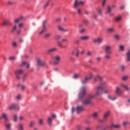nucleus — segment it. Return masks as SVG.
<instances>
[{
	"label": "nucleus",
	"instance_id": "obj_1",
	"mask_svg": "<svg viewBox=\"0 0 130 130\" xmlns=\"http://www.w3.org/2000/svg\"><path fill=\"white\" fill-rule=\"evenodd\" d=\"M105 87H106V82H105V81H102L100 86H96L94 88L95 93L93 95H88V97L83 101L82 103L83 104H85L86 105L88 104H91V103H92V99L95 96H100V95H101L100 90H103V89H105Z\"/></svg>",
	"mask_w": 130,
	"mask_h": 130
},
{
	"label": "nucleus",
	"instance_id": "obj_2",
	"mask_svg": "<svg viewBox=\"0 0 130 130\" xmlns=\"http://www.w3.org/2000/svg\"><path fill=\"white\" fill-rule=\"evenodd\" d=\"M112 49V47L110 45H106L105 47V58L106 59H111V57L110 56V54L112 53L111 50Z\"/></svg>",
	"mask_w": 130,
	"mask_h": 130
},
{
	"label": "nucleus",
	"instance_id": "obj_3",
	"mask_svg": "<svg viewBox=\"0 0 130 130\" xmlns=\"http://www.w3.org/2000/svg\"><path fill=\"white\" fill-rule=\"evenodd\" d=\"M37 69L39 70L40 67H46L47 64L41 58H38L37 59Z\"/></svg>",
	"mask_w": 130,
	"mask_h": 130
},
{
	"label": "nucleus",
	"instance_id": "obj_4",
	"mask_svg": "<svg viewBox=\"0 0 130 130\" xmlns=\"http://www.w3.org/2000/svg\"><path fill=\"white\" fill-rule=\"evenodd\" d=\"M86 91L87 89L85 87H83L80 89V92L78 94L79 99H82V98H84V97H85Z\"/></svg>",
	"mask_w": 130,
	"mask_h": 130
},
{
	"label": "nucleus",
	"instance_id": "obj_5",
	"mask_svg": "<svg viewBox=\"0 0 130 130\" xmlns=\"http://www.w3.org/2000/svg\"><path fill=\"white\" fill-rule=\"evenodd\" d=\"M60 60H61V56L56 55L54 57V61L53 63L54 64V66H58L60 62Z\"/></svg>",
	"mask_w": 130,
	"mask_h": 130
},
{
	"label": "nucleus",
	"instance_id": "obj_6",
	"mask_svg": "<svg viewBox=\"0 0 130 130\" xmlns=\"http://www.w3.org/2000/svg\"><path fill=\"white\" fill-rule=\"evenodd\" d=\"M24 73V70L22 69H18L14 72L15 77L17 80H20L21 79L20 75H22Z\"/></svg>",
	"mask_w": 130,
	"mask_h": 130
},
{
	"label": "nucleus",
	"instance_id": "obj_7",
	"mask_svg": "<svg viewBox=\"0 0 130 130\" xmlns=\"http://www.w3.org/2000/svg\"><path fill=\"white\" fill-rule=\"evenodd\" d=\"M8 109L9 110H13L14 109L19 110L20 109V106L17 104H12L8 107Z\"/></svg>",
	"mask_w": 130,
	"mask_h": 130
},
{
	"label": "nucleus",
	"instance_id": "obj_8",
	"mask_svg": "<svg viewBox=\"0 0 130 130\" xmlns=\"http://www.w3.org/2000/svg\"><path fill=\"white\" fill-rule=\"evenodd\" d=\"M46 20H44L43 22V28L42 30L40 32L39 35H42L44 32H46L47 31V28H46Z\"/></svg>",
	"mask_w": 130,
	"mask_h": 130
},
{
	"label": "nucleus",
	"instance_id": "obj_9",
	"mask_svg": "<svg viewBox=\"0 0 130 130\" xmlns=\"http://www.w3.org/2000/svg\"><path fill=\"white\" fill-rule=\"evenodd\" d=\"M84 5V2L83 1L79 2L78 0H75L74 3L73 8L74 9H77V7L79 6H83Z\"/></svg>",
	"mask_w": 130,
	"mask_h": 130
},
{
	"label": "nucleus",
	"instance_id": "obj_10",
	"mask_svg": "<svg viewBox=\"0 0 130 130\" xmlns=\"http://www.w3.org/2000/svg\"><path fill=\"white\" fill-rule=\"evenodd\" d=\"M93 76L94 75L92 74H91L90 75V77L88 78V77H86L84 79H83L81 81L82 84H87V83L88 82H89V81H90V80H91V79H92V78H93Z\"/></svg>",
	"mask_w": 130,
	"mask_h": 130
},
{
	"label": "nucleus",
	"instance_id": "obj_11",
	"mask_svg": "<svg viewBox=\"0 0 130 130\" xmlns=\"http://www.w3.org/2000/svg\"><path fill=\"white\" fill-rule=\"evenodd\" d=\"M93 43H98L100 44V43H102L103 42V39L101 38H96L93 40Z\"/></svg>",
	"mask_w": 130,
	"mask_h": 130
},
{
	"label": "nucleus",
	"instance_id": "obj_12",
	"mask_svg": "<svg viewBox=\"0 0 130 130\" xmlns=\"http://www.w3.org/2000/svg\"><path fill=\"white\" fill-rule=\"evenodd\" d=\"M1 119H4L5 121H9V117L8 116V114L5 113H3L0 116V120Z\"/></svg>",
	"mask_w": 130,
	"mask_h": 130
},
{
	"label": "nucleus",
	"instance_id": "obj_13",
	"mask_svg": "<svg viewBox=\"0 0 130 130\" xmlns=\"http://www.w3.org/2000/svg\"><path fill=\"white\" fill-rule=\"evenodd\" d=\"M58 30L60 31V32H69V29H66L60 25L58 26Z\"/></svg>",
	"mask_w": 130,
	"mask_h": 130
},
{
	"label": "nucleus",
	"instance_id": "obj_14",
	"mask_svg": "<svg viewBox=\"0 0 130 130\" xmlns=\"http://www.w3.org/2000/svg\"><path fill=\"white\" fill-rule=\"evenodd\" d=\"M115 8H116V6L113 5L112 6H108L107 9V13H110L111 11H112L113 9H115Z\"/></svg>",
	"mask_w": 130,
	"mask_h": 130
},
{
	"label": "nucleus",
	"instance_id": "obj_15",
	"mask_svg": "<svg viewBox=\"0 0 130 130\" xmlns=\"http://www.w3.org/2000/svg\"><path fill=\"white\" fill-rule=\"evenodd\" d=\"M20 67H26V69H29V68H30V63L24 61L20 64Z\"/></svg>",
	"mask_w": 130,
	"mask_h": 130
},
{
	"label": "nucleus",
	"instance_id": "obj_16",
	"mask_svg": "<svg viewBox=\"0 0 130 130\" xmlns=\"http://www.w3.org/2000/svg\"><path fill=\"white\" fill-rule=\"evenodd\" d=\"M23 19H24V17L20 16L19 18H16L14 20V22L15 23V24H19V23H20V22H21V21H22Z\"/></svg>",
	"mask_w": 130,
	"mask_h": 130
},
{
	"label": "nucleus",
	"instance_id": "obj_17",
	"mask_svg": "<svg viewBox=\"0 0 130 130\" xmlns=\"http://www.w3.org/2000/svg\"><path fill=\"white\" fill-rule=\"evenodd\" d=\"M57 51V49L56 48H52L47 50V52L48 54L51 53L52 52H55Z\"/></svg>",
	"mask_w": 130,
	"mask_h": 130
},
{
	"label": "nucleus",
	"instance_id": "obj_18",
	"mask_svg": "<svg viewBox=\"0 0 130 130\" xmlns=\"http://www.w3.org/2000/svg\"><path fill=\"white\" fill-rule=\"evenodd\" d=\"M115 93L117 94V95H121V94H122V91L118 87H116Z\"/></svg>",
	"mask_w": 130,
	"mask_h": 130
},
{
	"label": "nucleus",
	"instance_id": "obj_19",
	"mask_svg": "<svg viewBox=\"0 0 130 130\" xmlns=\"http://www.w3.org/2000/svg\"><path fill=\"white\" fill-rule=\"evenodd\" d=\"M121 86L122 88H123L127 92H129L130 91V88L128 87V86L126 85V84H122Z\"/></svg>",
	"mask_w": 130,
	"mask_h": 130
},
{
	"label": "nucleus",
	"instance_id": "obj_20",
	"mask_svg": "<svg viewBox=\"0 0 130 130\" xmlns=\"http://www.w3.org/2000/svg\"><path fill=\"white\" fill-rule=\"evenodd\" d=\"M109 115H110V112L108 111L105 113L103 116L104 119L105 120L107 119V118L108 117V116H109Z\"/></svg>",
	"mask_w": 130,
	"mask_h": 130
},
{
	"label": "nucleus",
	"instance_id": "obj_21",
	"mask_svg": "<svg viewBox=\"0 0 130 130\" xmlns=\"http://www.w3.org/2000/svg\"><path fill=\"white\" fill-rule=\"evenodd\" d=\"M17 128L18 130H24V124L22 123H19Z\"/></svg>",
	"mask_w": 130,
	"mask_h": 130
},
{
	"label": "nucleus",
	"instance_id": "obj_22",
	"mask_svg": "<svg viewBox=\"0 0 130 130\" xmlns=\"http://www.w3.org/2000/svg\"><path fill=\"white\" fill-rule=\"evenodd\" d=\"M98 115H99V112H96L93 113L91 114V117L92 118L95 119V118H97V117H98Z\"/></svg>",
	"mask_w": 130,
	"mask_h": 130
},
{
	"label": "nucleus",
	"instance_id": "obj_23",
	"mask_svg": "<svg viewBox=\"0 0 130 130\" xmlns=\"http://www.w3.org/2000/svg\"><path fill=\"white\" fill-rule=\"evenodd\" d=\"M84 110V107L82 106H78L77 107V113H79V111H82Z\"/></svg>",
	"mask_w": 130,
	"mask_h": 130
},
{
	"label": "nucleus",
	"instance_id": "obj_24",
	"mask_svg": "<svg viewBox=\"0 0 130 130\" xmlns=\"http://www.w3.org/2000/svg\"><path fill=\"white\" fill-rule=\"evenodd\" d=\"M10 21L9 20H6L3 21L2 25L3 26H8V25H10Z\"/></svg>",
	"mask_w": 130,
	"mask_h": 130
},
{
	"label": "nucleus",
	"instance_id": "obj_25",
	"mask_svg": "<svg viewBox=\"0 0 130 130\" xmlns=\"http://www.w3.org/2000/svg\"><path fill=\"white\" fill-rule=\"evenodd\" d=\"M48 123L50 126L52 125V117H48Z\"/></svg>",
	"mask_w": 130,
	"mask_h": 130
},
{
	"label": "nucleus",
	"instance_id": "obj_26",
	"mask_svg": "<svg viewBox=\"0 0 130 130\" xmlns=\"http://www.w3.org/2000/svg\"><path fill=\"white\" fill-rule=\"evenodd\" d=\"M108 98L109 100H111V101H115L117 99V97H112L111 95H108Z\"/></svg>",
	"mask_w": 130,
	"mask_h": 130
},
{
	"label": "nucleus",
	"instance_id": "obj_27",
	"mask_svg": "<svg viewBox=\"0 0 130 130\" xmlns=\"http://www.w3.org/2000/svg\"><path fill=\"white\" fill-rule=\"evenodd\" d=\"M6 127L7 130H11L12 128V124L11 123L6 124Z\"/></svg>",
	"mask_w": 130,
	"mask_h": 130
},
{
	"label": "nucleus",
	"instance_id": "obj_28",
	"mask_svg": "<svg viewBox=\"0 0 130 130\" xmlns=\"http://www.w3.org/2000/svg\"><path fill=\"white\" fill-rule=\"evenodd\" d=\"M81 40H89L90 37L89 36H82L80 38Z\"/></svg>",
	"mask_w": 130,
	"mask_h": 130
},
{
	"label": "nucleus",
	"instance_id": "obj_29",
	"mask_svg": "<svg viewBox=\"0 0 130 130\" xmlns=\"http://www.w3.org/2000/svg\"><path fill=\"white\" fill-rule=\"evenodd\" d=\"M39 124L40 125H43L44 124V120L43 118H40L39 119Z\"/></svg>",
	"mask_w": 130,
	"mask_h": 130
},
{
	"label": "nucleus",
	"instance_id": "obj_30",
	"mask_svg": "<svg viewBox=\"0 0 130 130\" xmlns=\"http://www.w3.org/2000/svg\"><path fill=\"white\" fill-rule=\"evenodd\" d=\"M18 88H20V89H21V90H25V88H26L25 85L21 84H19L18 85Z\"/></svg>",
	"mask_w": 130,
	"mask_h": 130
},
{
	"label": "nucleus",
	"instance_id": "obj_31",
	"mask_svg": "<svg viewBox=\"0 0 130 130\" xmlns=\"http://www.w3.org/2000/svg\"><path fill=\"white\" fill-rule=\"evenodd\" d=\"M98 13L100 14L101 17H102V16H103V11H102V10H101V9L99 8L98 9Z\"/></svg>",
	"mask_w": 130,
	"mask_h": 130
},
{
	"label": "nucleus",
	"instance_id": "obj_32",
	"mask_svg": "<svg viewBox=\"0 0 130 130\" xmlns=\"http://www.w3.org/2000/svg\"><path fill=\"white\" fill-rule=\"evenodd\" d=\"M79 77H80V74H75L73 76V79H75V80H77V79H79Z\"/></svg>",
	"mask_w": 130,
	"mask_h": 130
},
{
	"label": "nucleus",
	"instance_id": "obj_33",
	"mask_svg": "<svg viewBox=\"0 0 130 130\" xmlns=\"http://www.w3.org/2000/svg\"><path fill=\"white\" fill-rule=\"evenodd\" d=\"M115 22H120L121 21V16H118L115 18Z\"/></svg>",
	"mask_w": 130,
	"mask_h": 130
},
{
	"label": "nucleus",
	"instance_id": "obj_34",
	"mask_svg": "<svg viewBox=\"0 0 130 130\" xmlns=\"http://www.w3.org/2000/svg\"><path fill=\"white\" fill-rule=\"evenodd\" d=\"M35 125V121H31L29 123V127H33Z\"/></svg>",
	"mask_w": 130,
	"mask_h": 130
},
{
	"label": "nucleus",
	"instance_id": "obj_35",
	"mask_svg": "<svg viewBox=\"0 0 130 130\" xmlns=\"http://www.w3.org/2000/svg\"><path fill=\"white\" fill-rule=\"evenodd\" d=\"M17 30V25L15 24L13 28L11 29V33H14Z\"/></svg>",
	"mask_w": 130,
	"mask_h": 130
},
{
	"label": "nucleus",
	"instance_id": "obj_36",
	"mask_svg": "<svg viewBox=\"0 0 130 130\" xmlns=\"http://www.w3.org/2000/svg\"><path fill=\"white\" fill-rule=\"evenodd\" d=\"M75 51L76 52V57H78L80 55V51H79V49H76Z\"/></svg>",
	"mask_w": 130,
	"mask_h": 130
},
{
	"label": "nucleus",
	"instance_id": "obj_37",
	"mask_svg": "<svg viewBox=\"0 0 130 130\" xmlns=\"http://www.w3.org/2000/svg\"><path fill=\"white\" fill-rule=\"evenodd\" d=\"M51 35H52V34L51 33H48L47 34L45 35V38H46V39H47L48 38H49V37H50V36H51Z\"/></svg>",
	"mask_w": 130,
	"mask_h": 130
},
{
	"label": "nucleus",
	"instance_id": "obj_38",
	"mask_svg": "<svg viewBox=\"0 0 130 130\" xmlns=\"http://www.w3.org/2000/svg\"><path fill=\"white\" fill-rule=\"evenodd\" d=\"M128 76H125L122 78V81H127V80H128Z\"/></svg>",
	"mask_w": 130,
	"mask_h": 130
},
{
	"label": "nucleus",
	"instance_id": "obj_39",
	"mask_svg": "<svg viewBox=\"0 0 130 130\" xmlns=\"http://www.w3.org/2000/svg\"><path fill=\"white\" fill-rule=\"evenodd\" d=\"M14 121H15V122H17L18 121V116H17V115L15 114L14 115Z\"/></svg>",
	"mask_w": 130,
	"mask_h": 130
},
{
	"label": "nucleus",
	"instance_id": "obj_40",
	"mask_svg": "<svg viewBox=\"0 0 130 130\" xmlns=\"http://www.w3.org/2000/svg\"><path fill=\"white\" fill-rule=\"evenodd\" d=\"M120 50L121 51H124V45H120L119 47Z\"/></svg>",
	"mask_w": 130,
	"mask_h": 130
},
{
	"label": "nucleus",
	"instance_id": "obj_41",
	"mask_svg": "<svg viewBox=\"0 0 130 130\" xmlns=\"http://www.w3.org/2000/svg\"><path fill=\"white\" fill-rule=\"evenodd\" d=\"M113 127L114 128H119L120 127V125L119 124H115L112 125Z\"/></svg>",
	"mask_w": 130,
	"mask_h": 130
},
{
	"label": "nucleus",
	"instance_id": "obj_42",
	"mask_svg": "<svg viewBox=\"0 0 130 130\" xmlns=\"http://www.w3.org/2000/svg\"><path fill=\"white\" fill-rule=\"evenodd\" d=\"M60 38H61V36H60V35H56L55 36V40H59Z\"/></svg>",
	"mask_w": 130,
	"mask_h": 130
},
{
	"label": "nucleus",
	"instance_id": "obj_43",
	"mask_svg": "<svg viewBox=\"0 0 130 130\" xmlns=\"http://www.w3.org/2000/svg\"><path fill=\"white\" fill-rule=\"evenodd\" d=\"M107 31L108 32H110V33H112V32H114V29H113V28H108L107 29Z\"/></svg>",
	"mask_w": 130,
	"mask_h": 130
},
{
	"label": "nucleus",
	"instance_id": "obj_44",
	"mask_svg": "<svg viewBox=\"0 0 130 130\" xmlns=\"http://www.w3.org/2000/svg\"><path fill=\"white\" fill-rule=\"evenodd\" d=\"M77 13H78V15H82V10H81L80 8H79L77 9Z\"/></svg>",
	"mask_w": 130,
	"mask_h": 130
},
{
	"label": "nucleus",
	"instance_id": "obj_45",
	"mask_svg": "<svg viewBox=\"0 0 130 130\" xmlns=\"http://www.w3.org/2000/svg\"><path fill=\"white\" fill-rule=\"evenodd\" d=\"M19 120H20L21 121H23V120H25V117L20 116H19Z\"/></svg>",
	"mask_w": 130,
	"mask_h": 130
},
{
	"label": "nucleus",
	"instance_id": "obj_46",
	"mask_svg": "<svg viewBox=\"0 0 130 130\" xmlns=\"http://www.w3.org/2000/svg\"><path fill=\"white\" fill-rule=\"evenodd\" d=\"M48 5H49V3L47 2L46 4L44 5L43 8L44 9H46L48 7Z\"/></svg>",
	"mask_w": 130,
	"mask_h": 130
},
{
	"label": "nucleus",
	"instance_id": "obj_47",
	"mask_svg": "<svg viewBox=\"0 0 130 130\" xmlns=\"http://www.w3.org/2000/svg\"><path fill=\"white\" fill-rule=\"evenodd\" d=\"M127 59L128 61H130V53H127Z\"/></svg>",
	"mask_w": 130,
	"mask_h": 130
},
{
	"label": "nucleus",
	"instance_id": "obj_48",
	"mask_svg": "<svg viewBox=\"0 0 130 130\" xmlns=\"http://www.w3.org/2000/svg\"><path fill=\"white\" fill-rule=\"evenodd\" d=\"M127 123H128V121H123V124L124 126H126L127 125Z\"/></svg>",
	"mask_w": 130,
	"mask_h": 130
},
{
	"label": "nucleus",
	"instance_id": "obj_49",
	"mask_svg": "<svg viewBox=\"0 0 130 130\" xmlns=\"http://www.w3.org/2000/svg\"><path fill=\"white\" fill-rule=\"evenodd\" d=\"M96 61L98 62H99V61H101V59H102V58H101V57H96Z\"/></svg>",
	"mask_w": 130,
	"mask_h": 130
},
{
	"label": "nucleus",
	"instance_id": "obj_50",
	"mask_svg": "<svg viewBox=\"0 0 130 130\" xmlns=\"http://www.w3.org/2000/svg\"><path fill=\"white\" fill-rule=\"evenodd\" d=\"M18 27L19 28H23V27H24V23H20L18 24Z\"/></svg>",
	"mask_w": 130,
	"mask_h": 130
},
{
	"label": "nucleus",
	"instance_id": "obj_51",
	"mask_svg": "<svg viewBox=\"0 0 130 130\" xmlns=\"http://www.w3.org/2000/svg\"><path fill=\"white\" fill-rule=\"evenodd\" d=\"M124 70H125V67H124V66L122 65L121 67V71L122 72H124Z\"/></svg>",
	"mask_w": 130,
	"mask_h": 130
},
{
	"label": "nucleus",
	"instance_id": "obj_52",
	"mask_svg": "<svg viewBox=\"0 0 130 130\" xmlns=\"http://www.w3.org/2000/svg\"><path fill=\"white\" fill-rule=\"evenodd\" d=\"M115 39H116V40H119L120 37H119V35H116L115 36Z\"/></svg>",
	"mask_w": 130,
	"mask_h": 130
},
{
	"label": "nucleus",
	"instance_id": "obj_53",
	"mask_svg": "<svg viewBox=\"0 0 130 130\" xmlns=\"http://www.w3.org/2000/svg\"><path fill=\"white\" fill-rule=\"evenodd\" d=\"M27 78V75H24L22 78V81L23 82H25V80H26V78Z\"/></svg>",
	"mask_w": 130,
	"mask_h": 130
},
{
	"label": "nucleus",
	"instance_id": "obj_54",
	"mask_svg": "<svg viewBox=\"0 0 130 130\" xmlns=\"http://www.w3.org/2000/svg\"><path fill=\"white\" fill-rule=\"evenodd\" d=\"M87 56H91V55H92V52L91 51L87 52Z\"/></svg>",
	"mask_w": 130,
	"mask_h": 130
},
{
	"label": "nucleus",
	"instance_id": "obj_55",
	"mask_svg": "<svg viewBox=\"0 0 130 130\" xmlns=\"http://www.w3.org/2000/svg\"><path fill=\"white\" fill-rule=\"evenodd\" d=\"M8 5H9V6H12V5H14V3H13L11 1H8Z\"/></svg>",
	"mask_w": 130,
	"mask_h": 130
},
{
	"label": "nucleus",
	"instance_id": "obj_56",
	"mask_svg": "<svg viewBox=\"0 0 130 130\" xmlns=\"http://www.w3.org/2000/svg\"><path fill=\"white\" fill-rule=\"evenodd\" d=\"M106 2H107V0H103V3H102L103 7H104V6H105V4H106Z\"/></svg>",
	"mask_w": 130,
	"mask_h": 130
},
{
	"label": "nucleus",
	"instance_id": "obj_57",
	"mask_svg": "<svg viewBox=\"0 0 130 130\" xmlns=\"http://www.w3.org/2000/svg\"><path fill=\"white\" fill-rule=\"evenodd\" d=\"M10 60H15L16 59V57L13 56V57H9Z\"/></svg>",
	"mask_w": 130,
	"mask_h": 130
},
{
	"label": "nucleus",
	"instance_id": "obj_58",
	"mask_svg": "<svg viewBox=\"0 0 130 130\" xmlns=\"http://www.w3.org/2000/svg\"><path fill=\"white\" fill-rule=\"evenodd\" d=\"M85 31H86V29L83 28V29L80 30L79 31V32H80V33H81V34H82V33H84V32H85Z\"/></svg>",
	"mask_w": 130,
	"mask_h": 130
},
{
	"label": "nucleus",
	"instance_id": "obj_59",
	"mask_svg": "<svg viewBox=\"0 0 130 130\" xmlns=\"http://www.w3.org/2000/svg\"><path fill=\"white\" fill-rule=\"evenodd\" d=\"M93 17L94 18V19H97V18H98V16L96 15V13L95 12L93 13Z\"/></svg>",
	"mask_w": 130,
	"mask_h": 130
},
{
	"label": "nucleus",
	"instance_id": "obj_60",
	"mask_svg": "<svg viewBox=\"0 0 130 130\" xmlns=\"http://www.w3.org/2000/svg\"><path fill=\"white\" fill-rule=\"evenodd\" d=\"M12 44L14 47H17V43L16 42H13Z\"/></svg>",
	"mask_w": 130,
	"mask_h": 130
},
{
	"label": "nucleus",
	"instance_id": "obj_61",
	"mask_svg": "<svg viewBox=\"0 0 130 130\" xmlns=\"http://www.w3.org/2000/svg\"><path fill=\"white\" fill-rule=\"evenodd\" d=\"M21 33H22V30H19L17 31V35H20V34H21Z\"/></svg>",
	"mask_w": 130,
	"mask_h": 130
},
{
	"label": "nucleus",
	"instance_id": "obj_62",
	"mask_svg": "<svg viewBox=\"0 0 130 130\" xmlns=\"http://www.w3.org/2000/svg\"><path fill=\"white\" fill-rule=\"evenodd\" d=\"M71 112L72 113H74V112H75V108L74 107H73L71 109Z\"/></svg>",
	"mask_w": 130,
	"mask_h": 130
},
{
	"label": "nucleus",
	"instance_id": "obj_63",
	"mask_svg": "<svg viewBox=\"0 0 130 130\" xmlns=\"http://www.w3.org/2000/svg\"><path fill=\"white\" fill-rule=\"evenodd\" d=\"M16 98L18 100H20L21 99V95L19 94L16 96Z\"/></svg>",
	"mask_w": 130,
	"mask_h": 130
},
{
	"label": "nucleus",
	"instance_id": "obj_64",
	"mask_svg": "<svg viewBox=\"0 0 130 130\" xmlns=\"http://www.w3.org/2000/svg\"><path fill=\"white\" fill-rule=\"evenodd\" d=\"M57 45H58V46H61V45H62L61 42H57Z\"/></svg>",
	"mask_w": 130,
	"mask_h": 130
}]
</instances>
